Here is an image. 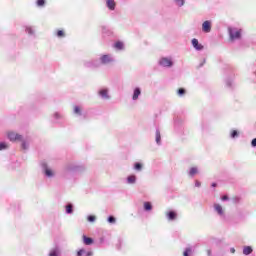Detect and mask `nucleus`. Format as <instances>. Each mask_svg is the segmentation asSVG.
<instances>
[{"instance_id": "nucleus-1", "label": "nucleus", "mask_w": 256, "mask_h": 256, "mask_svg": "<svg viewBox=\"0 0 256 256\" xmlns=\"http://www.w3.org/2000/svg\"><path fill=\"white\" fill-rule=\"evenodd\" d=\"M228 35L229 40L233 41H241L243 37V29L237 27H228Z\"/></svg>"}, {"instance_id": "nucleus-2", "label": "nucleus", "mask_w": 256, "mask_h": 256, "mask_svg": "<svg viewBox=\"0 0 256 256\" xmlns=\"http://www.w3.org/2000/svg\"><path fill=\"white\" fill-rule=\"evenodd\" d=\"M85 167L77 164H68L64 168V175H69V173H81Z\"/></svg>"}, {"instance_id": "nucleus-3", "label": "nucleus", "mask_w": 256, "mask_h": 256, "mask_svg": "<svg viewBox=\"0 0 256 256\" xmlns=\"http://www.w3.org/2000/svg\"><path fill=\"white\" fill-rule=\"evenodd\" d=\"M158 63L160 67H171L173 65V59L169 57H162Z\"/></svg>"}, {"instance_id": "nucleus-4", "label": "nucleus", "mask_w": 256, "mask_h": 256, "mask_svg": "<svg viewBox=\"0 0 256 256\" xmlns=\"http://www.w3.org/2000/svg\"><path fill=\"white\" fill-rule=\"evenodd\" d=\"M84 66L87 67L88 69H97V67L101 66V62H99V60H90V61H86L84 63Z\"/></svg>"}, {"instance_id": "nucleus-5", "label": "nucleus", "mask_w": 256, "mask_h": 256, "mask_svg": "<svg viewBox=\"0 0 256 256\" xmlns=\"http://www.w3.org/2000/svg\"><path fill=\"white\" fill-rule=\"evenodd\" d=\"M98 95L104 101H109V99H111V96L109 95V89H107V88L100 89L98 91Z\"/></svg>"}, {"instance_id": "nucleus-6", "label": "nucleus", "mask_w": 256, "mask_h": 256, "mask_svg": "<svg viewBox=\"0 0 256 256\" xmlns=\"http://www.w3.org/2000/svg\"><path fill=\"white\" fill-rule=\"evenodd\" d=\"M43 173L48 179H53V177H55V172L47 167L46 164H43Z\"/></svg>"}, {"instance_id": "nucleus-7", "label": "nucleus", "mask_w": 256, "mask_h": 256, "mask_svg": "<svg viewBox=\"0 0 256 256\" xmlns=\"http://www.w3.org/2000/svg\"><path fill=\"white\" fill-rule=\"evenodd\" d=\"M9 141H23V135L17 134L15 132L8 133Z\"/></svg>"}, {"instance_id": "nucleus-8", "label": "nucleus", "mask_w": 256, "mask_h": 256, "mask_svg": "<svg viewBox=\"0 0 256 256\" xmlns=\"http://www.w3.org/2000/svg\"><path fill=\"white\" fill-rule=\"evenodd\" d=\"M99 63L102 64V65H107L109 63H113V58H111V56L107 55V54L106 55H102L100 57Z\"/></svg>"}, {"instance_id": "nucleus-9", "label": "nucleus", "mask_w": 256, "mask_h": 256, "mask_svg": "<svg viewBox=\"0 0 256 256\" xmlns=\"http://www.w3.org/2000/svg\"><path fill=\"white\" fill-rule=\"evenodd\" d=\"M214 211L221 217L222 219H225V211L223 210V207L221 204H214Z\"/></svg>"}, {"instance_id": "nucleus-10", "label": "nucleus", "mask_w": 256, "mask_h": 256, "mask_svg": "<svg viewBox=\"0 0 256 256\" xmlns=\"http://www.w3.org/2000/svg\"><path fill=\"white\" fill-rule=\"evenodd\" d=\"M211 20H206L202 23L203 33H211Z\"/></svg>"}, {"instance_id": "nucleus-11", "label": "nucleus", "mask_w": 256, "mask_h": 256, "mask_svg": "<svg viewBox=\"0 0 256 256\" xmlns=\"http://www.w3.org/2000/svg\"><path fill=\"white\" fill-rule=\"evenodd\" d=\"M76 256H93V251L82 248L77 251Z\"/></svg>"}, {"instance_id": "nucleus-12", "label": "nucleus", "mask_w": 256, "mask_h": 256, "mask_svg": "<svg viewBox=\"0 0 256 256\" xmlns=\"http://www.w3.org/2000/svg\"><path fill=\"white\" fill-rule=\"evenodd\" d=\"M192 47H194L196 51H203V46L201 43H199V40L197 38L192 39Z\"/></svg>"}, {"instance_id": "nucleus-13", "label": "nucleus", "mask_w": 256, "mask_h": 256, "mask_svg": "<svg viewBox=\"0 0 256 256\" xmlns=\"http://www.w3.org/2000/svg\"><path fill=\"white\" fill-rule=\"evenodd\" d=\"M126 183L127 185H135V183H137V176L135 175H129L126 178Z\"/></svg>"}, {"instance_id": "nucleus-14", "label": "nucleus", "mask_w": 256, "mask_h": 256, "mask_svg": "<svg viewBox=\"0 0 256 256\" xmlns=\"http://www.w3.org/2000/svg\"><path fill=\"white\" fill-rule=\"evenodd\" d=\"M166 217L168 219V221H175V219H177V212L170 210L167 214Z\"/></svg>"}, {"instance_id": "nucleus-15", "label": "nucleus", "mask_w": 256, "mask_h": 256, "mask_svg": "<svg viewBox=\"0 0 256 256\" xmlns=\"http://www.w3.org/2000/svg\"><path fill=\"white\" fill-rule=\"evenodd\" d=\"M140 95H141V88H139V87L134 88L132 100L137 101V99H139Z\"/></svg>"}, {"instance_id": "nucleus-16", "label": "nucleus", "mask_w": 256, "mask_h": 256, "mask_svg": "<svg viewBox=\"0 0 256 256\" xmlns=\"http://www.w3.org/2000/svg\"><path fill=\"white\" fill-rule=\"evenodd\" d=\"M59 255H61V249L59 248V246H56L50 250L49 256H59Z\"/></svg>"}, {"instance_id": "nucleus-17", "label": "nucleus", "mask_w": 256, "mask_h": 256, "mask_svg": "<svg viewBox=\"0 0 256 256\" xmlns=\"http://www.w3.org/2000/svg\"><path fill=\"white\" fill-rule=\"evenodd\" d=\"M106 7H108L110 11H115V0H106Z\"/></svg>"}, {"instance_id": "nucleus-18", "label": "nucleus", "mask_w": 256, "mask_h": 256, "mask_svg": "<svg viewBox=\"0 0 256 256\" xmlns=\"http://www.w3.org/2000/svg\"><path fill=\"white\" fill-rule=\"evenodd\" d=\"M25 31L30 37H35V28H33L32 26H26Z\"/></svg>"}, {"instance_id": "nucleus-19", "label": "nucleus", "mask_w": 256, "mask_h": 256, "mask_svg": "<svg viewBox=\"0 0 256 256\" xmlns=\"http://www.w3.org/2000/svg\"><path fill=\"white\" fill-rule=\"evenodd\" d=\"M53 118L55 120V123H61V121H63V116L59 112H55Z\"/></svg>"}, {"instance_id": "nucleus-20", "label": "nucleus", "mask_w": 256, "mask_h": 256, "mask_svg": "<svg viewBox=\"0 0 256 256\" xmlns=\"http://www.w3.org/2000/svg\"><path fill=\"white\" fill-rule=\"evenodd\" d=\"M83 243L84 245H93L94 240L91 237H87L86 235H83Z\"/></svg>"}, {"instance_id": "nucleus-21", "label": "nucleus", "mask_w": 256, "mask_h": 256, "mask_svg": "<svg viewBox=\"0 0 256 256\" xmlns=\"http://www.w3.org/2000/svg\"><path fill=\"white\" fill-rule=\"evenodd\" d=\"M197 173H199V169L197 167H192V168H190L188 175H189V177H195V175H197Z\"/></svg>"}, {"instance_id": "nucleus-22", "label": "nucleus", "mask_w": 256, "mask_h": 256, "mask_svg": "<svg viewBox=\"0 0 256 256\" xmlns=\"http://www.w3.org/2000/svg\"><path fill=\"white\" fill-rule=\"evenodd\" d=\"M253 253V248L251 246H244L243 255H251Z\"/></svg>"}, {"instance_id": "nucleus-23", "label": "nucleus", "mask_w": 256, "mask_h": 256, "mask_svg": "<svg viewBox=\"0 0 256 256\" xmlns=\"http://www.w3.org/2000/svg\"><path fill=\"white\" fill-rule=\"evenodd\" d=\"M65 209H66L67 215L73 214V204L68 203V204L65 206Z\"/></svg>"}, {"instance_id": "nucleus-24", "label": "nucleus", "mask_w": 256, "mask_h": 256, "mask_svg": "<svg viewBox=\"0 0 256 256\" xmlns=\"http://www.w3.org/2000/svg\"><path fill=\"white\" fill-rule=\"evenodd\" d=\"M155 141H156L157 145H161V131H159V129H156Z\"/></svg>"}, {"instance_id": "nucleus-25", "label": "nucleus", "mask_w": 256, "mask_h": 256, "mask_svg": "<svg viewBox=\"0 0 256 256\" xmlns=\"http://www.w3.org/2000/svg\"><path fill=\"white\" fill-rule=\"evenodd\" d=\"M73 113H74V115H78V117H81L83 115V113L81 112V107H79V106L74 107Z\"/></svg>"}, {"instance_id": "nucleus-26", "label": "nucleus", "mask_w": 256, "mask_h": 256, "mask_svg": "<svg viewBox=\"0 0 256 256\" xmlns=\"http://www.w3.org/2000/svg\"><path fill=\"white\" fill-rule=\"evenodd\" d=\"M153 209V205L151 202H144V211H151Z\"/></svg>"}, {"instance_id": "nucleus-27", "label": "nucleus", "mask_w": 256, "mask_h": 256, "mask_svg": "<svg viewBox=\"0 0 256 256\" xmlns=\"http://www.w3.org/2000/svg\"><path fill=\"white\" fill-rule=\"evenodd\" d=\"M20 141L22 143L21 147H22V149H24V151L29 149V143H27V141L23 140V136H22V140H20Z\"/></svg>"}, {"instance_id": "nucleus-28", "label": "nucleus", "mask_w": 256, "mask_h": 256, "mask_svg": "<svg viewBox=\"0 0 256 256\" xmlns=\"http://www.w3.org/2000/svg\"><path fill=\"white\" fill-rule=\"evenodd\" d=\"M134 169H135V171H142L143 170V164H141L140 162H136L134 164Z\"/></svg>"}, {"instance_id": "nucleus-29", "label": "nucleus", "mask_w": 256, "mask_h": 256, "mask_svg": "<svg viewBox=\"0 0 256 256\" xmlns=\"http://www.w3.org/2000/svg\"><path fill=\"white\" fill-rule=\"evenodd\" d=\"M108 223H110L111 225H115L117 223V219L115 218V216H109L107 218Z\"/></svg>"}, {"instance_id": "nucleus-30", "label": "nucleus", "mask_w": 256, "mask_h": 256, "mask_svg": "<svg viewBox=\"0 0 256 256\" xmlns=\"http://www.w3.org/2000/svg\"><path fill=\"white\" fill-rule=\"evenodd\" d=\"M185 93H187L185 88H180V89L177 90L178 97H183V95H185Z\"/></svg>"}, {"instance_id": "nucleus-31", "label": "nucleus", "mask_w": 256, "mask_h": 256, "mask_svg": "<svg viewBox=\"0 0 256 256\" xmlns=\"http://www.w3.org/2000/svg\"><path fill=\"white\" fill-rule=\"evenodd\" d=\"M87 221H88L89 223H95V221H97V217H95V215H89V216L87 217Z\"/></svg>"}, {"instance_id": "nucleus-32", "label": "nucleus", "mask_w": 256, "mask_h": 256, "mask_svg": "<svg viewBox=\"0 0 256 256\" xmlns=\"http://www.w3.org/2000/svg\"><path fill=\"white\" fill-rule=\"evenodd\" d=\"M174 3L177 7H183V5H185V0H174Z\"/></svg>"}, {"instance_id": "nucleus-33", "label": "nucleus", "mask_w": 256, "mask_h": 256, "mask_svg": "<svg viewBox=\"0 0 256 256\" xmlns=\"http://www.w3.org/2000/svg\"><path fill=\"white\" fill-rule=\"evenodd\" d=\"M114 47L116 49H118L119 51H121V49H123V42H121V41L116 42Z\"/></svg>"}, {"instance_id": "nucleus-34", "label": "nucleus", "mask_w": 256, "mask_h": 256, "mask_svg": "<svg viewBox=\"0 0 256 256\" xmlns=\"http://www.w3.org/2000/svg\"><path fill=\"white\" fill-rule=\"evenodd\" d=\"M231 139H236V137H239V132L237 130H233L230 134Z\"/></svg>"}, {"instance_id": "nucleus-35", "label": "nucleus", "mask_w": 256, "mask_h": 256, "mask_svg": "<svg viewBox=\"0 0 256 256\" xmlns=\"http://www.w3.org/2000/svg\"><path fill=\"white\" fill-rule=\"evenodd\" d=\"M45 3H46L45 0H37L36 1L37 7H45Z\"/></svg>"}, {"instance_id": "nucleus-36", "label": "nucleus", "mask_w": 256, "mask_h": 256, "mask_svg": "<svg viewBox=\"0 0 256 256\" xmlns=\"http://www.w3.org/2000/svg\"><path fill=\"white\" fill-rule=\"evenodd\" d=\"M226 86L229 88L233 87V79L231 78L226 79Z\"/></svg>"}, {"instance_id": "nucleus-37", "label": "nucleus", "mask_w": 256, "mask_h": 256, "mask_svg": "<svg viewBox=\"0 0 256 256\" xmlns=\"http://www.w3.org/2000/svg\"><path fill=\"white\" fill-rule=\"evenodd\" d=\"M56 36L59 37V38L65 37V32H63V30H58L56 32Z\"/></svg>"}, {"instance_id": "nucleus-38", "label": "nucleus", "mask_w": 256, "mask_h": 256, "mask_svg": "<svg viewBox=\"0 0 256 256\" xmlns=\"http://www.w3.org/2000/svg\"><path fill=\"white\" fill-rule=\"evenodd\" d=\"M5 149H7V143L0 142V151H5Z\"/></svg>"}, {"instance_id": "nucleus-39", "label": "nucleus", "mask_w": 256, "mask_h": 256, "mask_svg": "<svg viewBox=\"0 0 256 256\" xmlns=\"http://www.w3.org/2000/svg\"><path fill=\"white\" fill-rule=\"evenodd\" d=\"M191 248H186L185 251H184V256H189L191 255Z\"/></svg>"}, {"instance_id": "nucleus-40", "label": "nucleus", "mask_w": 256, "mask_h": 256, "mask_svg": "<svg viewBox=\"0 0 256 256\" xmlns=\"http://www.w3.org/2000/svg\"><path fill=\"white\" fill-rule=\"evenodd\" d=\"M233 201H234V203H240L241 198H240V197H235V198L233 199Z\"/></svg>"}, {"instance_id": "nucleus-41", "label": "nucleus", "mask_w": 256, "mask_h": 256, "mask_svg": "<svg viewBox=\"0 0 256 256\" xmlns=\"http://www.w3.org/2000/svg\"><path fill=\"white\" fill-rule=\"evenodd\" d=\"M195 187H201V182L199 180L195 181Z\"/></svg>"}, {"instance_id": "nucleus-42", "label": "nucleus", "mask_w": 256, "mask_h": 256, "mask_svg": "<svg viewBox=\"0 0 256 256\" xmlns=\"http://www.w3.org/2000/svg\"><path fill=\"white\" fill-rule=\"evenodd\" d=\"M222 201H229V196L227 195L222 196Z\"/></svg>"}, {"instance_id": "nucleus-43", "label": "nucleus", "mask_w": 256, "mask_h": 256, "mask_svg": "<svg viewBox=\"0 0 256 256\" xmlns=\"http://www.w3.org/2000/svg\"><path fill=\"white\" fill-rule=\"evenodd\" d=\"M251 145H252V147H256V138H254V139L251 141Z\"/></svg>"}, {"instance_id": "nucleus-44", "label": "nucleus", "mask_w": 256, "mask_h": 256, "mask_svg": "<svg viewBox=\"0 0 256 256\" xmlns=\"http://www.w3.org/2000/svg\"><path fill=\"white\" fill-rule=\"evenodd\" d=\"M206 60L204 59L202 63H200L199 67H203V65H205Z\"/></svg>"}, {"instance_id": "nucleus-45", "label": "nucleus", "mask_w": 256, "mask_h": 256, "mask_svg": "<svg viewBox=\"0 0 256 256\" xmlns=\"http://www.w3.org/2000/svg\"><path fill=\"white\" fill-rule=\"evenodd\" d=\"M100 243H105V238L104 237L100 238Z\"/></svg>"}, {"instance_id": "nucleus-46", "label": "nucleus", "mask_w": 256, "mask_h": 256, "mask_svg": "<svg viewBox=\"0 0 256 256\" xmlns=\"http://www.w3.org/2000/svg\"><path fill=\"white\" fill-rule=\"evenodd\" d=\"M230 253H235V248H230Z\"/></svg>"}, {"instance_id": "nucleus-47", "label": "nucleus", "mask_w": 256, "mask_h": 256, "mask_svg": "<svg viewBox=\"0 0 256 256\" xmlns=\"http://www.w3.org/2000/svg\"><path fill=\"white\" fill-rule=\"evenodd\" d=\"M212 187H217V183H212Z\"/></svg>"}, {"instance_id": "nucleus-48", "label": "nucleus", "mask_w": 256, "mask_h": 256, "mask_svg": "<svg viewBox=\"0 0 256 256\" xmlns=\"http://www.w3.org/2000/svg\"><path fill=\"white\" fill-rule=\"evenodd\" d=\"M207 253H208V256H211V250H208Z\"/></svg>"}]
</instances>
